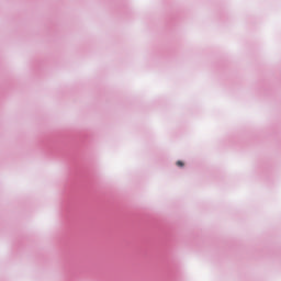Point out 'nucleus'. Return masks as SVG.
I'll use <instances>...</instances> for the list:
<instances>
[{
  "mask_svg": "<svg viewBox=\"0 0 281 281\" xmlns=\"http://www.w3.org/2000/svg\"><path fill=\"white\" fill-rule=\"evenodd\" d=\"M177 166H179V168H183V166H184V165H183V161L178 160V161H177Z\"/></svg>",
  "mask_w": 281,
  "mask_h": 281,
  "instance_id": "f257e3e1",
  "label": "nucleus"
}]
</instances>
